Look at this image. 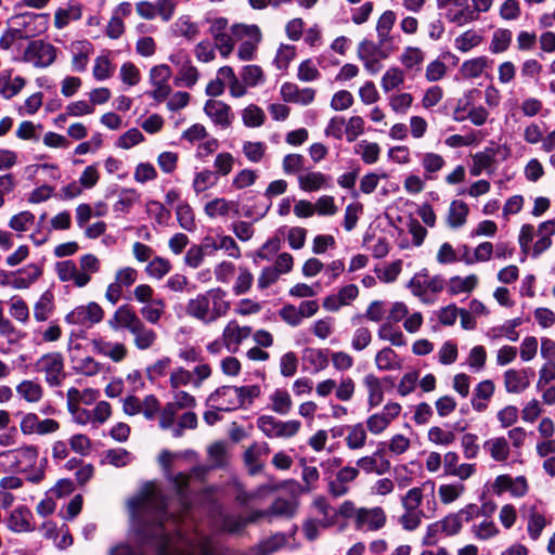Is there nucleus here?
<instances>
[{"label": "nucleus", "instance_id": "69168bd1", "mask_svg": "<svg viewBox=\"0 0 555 555\" xmlns=\"http://www.w3.org/2000/svg\"><path fill=\"white\" fill-rule=\"evenodd\" d=\"M465 490L463 483H446L439 487L438 494L443 504H451L461 498Z\"/></svg>", "mask_w": 555, "mask_h": 555}, {"label": "nucleus", "instance_id": "13d9d810", "mask_svg": "<svg viewBox=\"0 0 555 555\" xmlns=\"http://www.w3.org/2000/svg\"><path fill=\"white\" fill-rule=\"evenodd\" d=\"M139 198L140 194L134 189H122L118 194V199L114 204V210L116 212L127 214Z\"/></svg>", "mask_w": 555, "mask_h": 555}, {"label": "nucleus", "instance_id": "58836bf2", "mask_svg": "<svg viewBox=\"0 0 555 555\" xmlns=\"http://www.w3.org/2000/svg\"><path fill=\"white\" fill-rule=\"evenodd\" d=\"M219 182V177L211 169H203L195 172L192 188L196 195L212 189Z\"/></svg>", "mask_w": 555, "mask_h": 555}, {"label": "nucleus", "instance_id": "6e6552de", "mask_svg": "<svg viewBox=\"0 0 555 555\" xmlns=\"http://www.w3.org/2000/svg\"><path fill=\"white\" fill-rule=\"evenodd\" d=\"M257 427L268 438H291L301 428L297 420L281 421L272 415H261L257 418Z\"/></svg>", "mask_w": 555, "mask_h": 555}, {"label": "nucleus", "instance_id": "2eb2a0df", "mask_svg": "<svg viewBox=\"0 0 555 555\" xmlns=\"http://www.w3.org/2000/svg\"><path fill=\"white\" fill-rule=\"evenodd\" d=\"M444 286V279L440 275L429 276L427 269H423L421 272L416 273L408 284L412 294L421 298L424 302H427V292L437 294L440 293Z\"/></svg>", "mask_w": 555, "mask_h": 555}, {"label": "nucleus", "instance_id": "09e8293b", "mask_svg": "<svg viewBox=\"0 0 555 555\" xmlns=\"http://www.w3.org/2000/svg\"><path fill=\"white\" fill-rule=\"evenodd\" d=\"M470 532L475 539L487 541L496 537L500 533V529L492 519L485 518L478 524H473L470 527Z\"/></svg>", "mask_w": 555, "mask_h": 555}, {"label": "nucleus", "instance_id": "bf43d9fd", "mask_svg": "<svg viewBox=\"0 0 555 555\" xmlns=\"http://www.w3.org/2000/svg\"><path fill=\"white\" fill-rule=\"evenodd\" d=\"M115 66L107 55H99L94 60L93 77L98 81H103L113 76Z\"/></svg>", "mask_w": 555, "mask_h": 555}, {"label": "nucleus", "instance_id": "4468645a", "mask_svg": "<svg viewBox=\"0 0 555 555\" xmlns=\"http://www.w3.org/2000/svg\"><path fill=\"white\" fill-rule=\"evenodd\" d=\"M56 52L57 50L53 44L43 40H34L27 44L23 60L35 67L44 68L54 63Z\"/></svg>", "mask_w": 555, "mask_h": 555}, {"label": "nucleus", "instance_id": "f8f14e48", "mask_svg": "<svg viewBox=\"0 0 555 555\" xmlns=\"http://www.w3.org/2000/svg\"><path fill=\"white\" fill-rule=\"evenodd\" d=\"M392 49H384L372 40H362L357 50L359 60L364 68L371 74L376 75L383 67L380 61L389 56Z\"/></svg>", "mask_w": 555, "mask_h": 555}, {"label": "nucleus", "instance_id": "8fccbe9b", "mask_svg": "<svg viewBox=\"0 0 555 555\" xmlns=\"http://www.w3.org/2000/svg\"><path fill=\"white\" fill-rule=\"evenodd\" d=\"M165 301L163 298H156L152 302L145 304L140 313L145 321L151 324H157L165 313Z\"/></svg>", "mask_w": 555, "mask_h": 555}, {"label": "nucleus", "instance_id": "ea45409f", "mask_svg": "<svg viewBox=\"0 0 555 555\" xmlns=\"http://www.w3.org/2000/svg\"><path fill=\"white\" fill-rule=\"evenodd\" d=\"M25 86V79L21 76L11 78L9 72L0 74V94L5 99L15 96Z\"/></svg>", "mask_w": 555, "mask_h": 555}, {"label": "nucleus", "instance_id": "a211bd4d", "mask_svg": "<svg viewBox=\"0 0 555 555\" xmlns=\"http://www.w3.org/2000/svg\"><path fill=\"white\" fill-rule=\"evenodd\" d=\"M238 396L236 386H221L207 398V403L218 411L238 410Z\"/></svg>", "mask_w": 555, "mask_h": 555}, {"label": "nucleus", "instance_id": "9d476101", "mask_svg": "<svg viewBox=\"0 0 555 555\" xmlns=\"http://www.w3.org/2000/svg\"><path fill=\"white\" fill-rule=\"evenodd\" d=\"M36 370L44 374V380L50 387H59L66 377L64 359L60 352H49L36 362Z\"/></svg>", "mask_w": 555, "mask_h": 555}, {"label": "nucleus", "instance_id": "0e129e2a", "mask_svg": "<svg viewBox=\"0 0 555 555\" xmlns=\"http://www.w3.org/2000/svg\"><path fill=\"white\" fill-rule=\"evenodd\" d=\"M234 164L235 158L231 153L221 152L215 157L212 171H215L219 178L225 177L231 173L234 168Z\"/></svg>", "mask_w": 555, "mask_h": 555}, {"label": "nucleus", "instance_id": "aec40b11", "mask_svg": "<svg viewBox=\"0 0 555 555\" xmlns=\"http://www.w3.org/2000/svg\"><path fill=\"white\" fill-rule=\"evenodd\" d=\"M204 112L216 126L222 129L229 128L234 120L231 106L220 100H207Z\"/></svg>", "mask_w": 555, "mask_h": 555}, {"label": "nucleus", "instance_id": "e2e57ef3", "mask_svg": "<svg viewBox=\"0 0 555 555\" xmlns=\"http://www.w3.org/2000/svg\"><path fill=\"white\" fill-rule=\"evenodd\" d=\"M313 506L317 512L323 516V519L321 520L322 527L326 528L335 524L337 512L328 504L325 498H317L313 501Z\"/></svg>", "mask_w": 555, "mask_h": 555}, {"label": "nucleus", "instance_id": "473e14b6", "mask_svg": "<svg viewBox=\"0 0 555 555\" xmlns=\"http://www.w3.org/2000/svg\"><path fill=\"white\" fill-rule=\"evenodd\" d=\"M494 384L490 379L480 382L474 389L472 406L477 412H483L488 408V402L494 393Z\"/></svg>", "mask_w": 555, "mask_h": 555}, {"label": "nucleus", "instance_id": "7ed1b4c3", "mask_svg": "<svg viewBox=\"0 0 555 555\" xmlns=\"http://www.w3.org/2000/svg\"><path fill=\"white\" fill-rule=\"evenodd\" d=\"M107 323L114 331H129L133 335V344L139 350L151 348L157 339L155 331L147 327L129 305L118 307Z\"/></svg>", "mask_w": 555, "mask_h": 555}, {"label": "nucleus", "instance_id": "20e7f679", "mask_svg": "<svg viewBox=\"0 0 555 555\" xmlns=\"http://www.w3.org/2000/svg\"><path fill=\"white\" fill-rule=\"evenodd\" d=\"M225 297L227 293L223 289L211 288L190 299L186 304V313L205 324L216 322L230 309V302Z\"/></svg>", "mask_w": 555, "mask_h": 555}, {"label": "nucleus", "instance_id": "f03ea898", "mask_svg": "<svg viewBox=\"0 0 555 555\" xmlns=\"http://www.w3.org/2000/svg\"><path fill=\"white\" fill-rule=\"evenodd\" d=\"M400 502L404 512L399 517V524L404 530L413 531L421 525L424 517H431L436 511L435 482L428 480L409 489L401 496Z\"/></svg>", "mask_w": 555, "mask_h": 555}, {"label": "nucleus", "instance_id": "052dcab7", "mask_svg": "<svg viewBox=\"0 0 555 555\" xmlns=\"http://www.w3.org/2000/svg\"><path fill=\"white\" fill-rule=\"evenodd\" d=\"M512 42V31L505 28L496 29L490 42V51L494 54L502 53L508 49Z\"/></svg>", "mask_w": 555, "mask_h": 555}, {"label": "nucleus", "instance_id": "79ce46f5", "mask_svg": "<svg viewBox=\"0 0 555 555\" xmlns=\"http://www.w3.org/2000/svg\"><path fill=\"white\" fill-rule=\"evenodd\" d=\"M235 206L236 204L232 201L224 197H216L206 203L204 206V212L210 219L225 217Z\"/></svg>", "mask_w": 555, "mask_h": 555}, {"label": "nucleus", "instance_id": "c85d7f7f", "mask_svg": "<svg viewBox=\"0 0 555 555\" xmlns=\"http://www.w3.org/2000/svg\"><path fill=\"white\" fill-rule=\"evenodd\" d=\"M555 235V219L541 222L535 229L537 241L532 246V256L539 257L552 246V236Z\"/></svg>", "mask_w": 555, "mask_h": 555}, {"label": "nucleus", "instance_id": "f704fd0d", "mask_svg": "<svg viewBox=\"0 0 555 555\" xmlns=\"http://www.w3.org/2000/svg\"><path fill=\"white\" fill-rule=\"evenodd\" d=\"M483 450L495 462H505L511 454V448L505 437H494L486 440Z\"/></svg>", "mask_w": 555, "mask_h": 555}, {"label": "nucleus", "instance_id": "39448f33", "mask_svg": "<svg viewBox=\"0 0 555 555\" xmlns=\"http://www.w3.org/2000/svg\"><path fill=\"white\" fill-rule=\"evenodd\" d=\"M102 261L93 254H85L79 257V264L73 260L59 261L55 264L57 278L62 282L72 283L78 288L87 286L92 275L101 271Z\"/></svg>", "mask_w": 555, "mask_h": 555}, {"label": "nucleus", "instance_id": "0eeeda50", "mask_svg": "<svg viewBox=\"0 0 555 555\" xmlns=\"http://www.w3.org/2000/svg\"><path fill=\"white\" fill-rule=\"evenodd\" d=\"M295 504L286 499L275 500L268 512H258L254 517L249 519L236 517V516H224L222 520V529L228 532H238L249 521H254L264 515H275L282 517H292L295 514Z\"/></svg>", "mask_w": 555, "mask_h": 555}, {"label": "nucleus", "instance_id": "4be33fe9", "mask_svg": "<svg viewBox=\"0 0 555 555\" xmlns=\"http://www.w3.org/2000/svg\"><path fill=\"white\" fill-rule=\"evenodd\" d=\"M2 455L11 457L13 466L25 472L34 467L38 460V448L36 446H23L17 449L3 452Z\"/></svg>", "mask_w": 555, "mask_h": 555}, {"label": "nucleus", "instance_id": "7c9ffc66", "mask_svg": "<svg viewBox=\"0 0 555 555\" xmlns=\"http://www.w3.org/2000/svg\"><path fill=\"white\" fill-rule=\"evenodd\" d=\"M82 8L77 1H69L66 7L59 8L54 13V27L64 29L72 22L79 21L82 17Z\"/></svg>", "mask_w": 555, "mask_h": 555}, {"label": "nucleus", "instance_id": "774afa93", "mask_svg": "<svg viewBox=\"0 0 555 555\" xmlns=\"http://www.w3.org/2000/svg\"><path fill=\"white\" fill-rule=\"evenodd\" d=\"M35 222V215L28 210L21 211L11 217L9 227L17 232H26Z\"/></svg>", "mask_w": 555, "mask_h": 555}, {"label": "nucleus", "instance_id": "338daca9", "mask_svg": "<svg viewBox=\"0 0 555 555\" xmlns=\"http://www.w3.org/2000/svg\"><path fill=\"white\" fill-rule=\"evenodd\" d=\"M10 315L22 324L29 321V309L26 301L18 296H13L10 301Z\"/></svg>", "mask_w": 555, "mask_h": 555}, {"label": "nucleus", "instance_id": "4d7b16f0", "mask_svg": "<svg viewBox=\"0 0 555 555\" xmlns=\"http://www.w3.org/2000/svg\"><path fill=\"white\" fill-rule=\"evenodd\" d=\"M269 451V446L266 442L254 443L245 451V462L253 473H255L260 467L259 459L261 455L268 454Z\"/></svg>", "mask_w": 555, "mask_h": 555}, {"label": "nucleus", "instance_id": "ddd939ff", "mask_svg": "<svg viewBox=\"0 0 555 555\" xmlns=\"http://www.w3.org/2000/svg\"><path fill=\"white\" fill-rule=\"evenodd\" d=\"M104 319L103 308L95 301L75 307L65 315V321L70 325H78L86 328L102 322Z\"/></svg>", "mask_w": 555, "mask_h": 555}, {"label": "nucleus", "instance_id": "3c124183", "mask_svg": "<svg viewBox=\"0 0 555 555\" xmlns=\"http://www.w3.org/2000/svg\"><path fill=\"white\" fill-rule=\"evenodd\" d=\"M366 430L362 423H358L348 427L346 436V444L350 450H359L365 446Z\"/></svg>", "mask_w": 555, "mask_h": 555}, {"label": "nucleus", "instance_id": "e433bc0d", "mask_svg": "<svg viewBox=\"0 0 555 555\" xmlns=\"http://www.w3.org/2000/svg\"><path fill=\"white\" fill-rule=\"evenodd\" d=\"M375 365L379 371H397L402 367V359L393 349L385 347L376 353Z\"/></svg>", "mask_w": 555, "mask_h": 555}, {"label": "nucleus", "instance_id": "864d4df0", "mask_svg": "<svg viewBox=\"0 0 555 555\" xmlns=\"http://www.w3.org/2000/svg\"><path fill=\"white\" fill-rule=\"evenodd\" d=\"M354 152L361 156L365 164L372 165L378 160L380 147L375 142L362 140L354 146Z\"/></svg>", "mask_w": 555, "mask_h": 555}, {"label": "nucleus", "instance_id": "cd10ccee", "mask_svg": "<svg viewBox=\"0 0 555 555\" xmlns=\"http://www.w3.org/2000/svg\"><path fill=\"white\" fill-rule=\"evenodd\" d=\"M281 96L285 102L308 105L313 102L315 91L312 88L300 89L294 82H285L281 87Z\"/></svg>", "mask_w": 555, "mask_h": 555}, {"label": "nucleus", "instance_id": "de8ad7c7", "mask_svg": "<svg viewBox=\"0 0 555 555\" xmlns=\"http://www.w3.org/2000/svg\"><path fill=\"white\" fill-rule=\"evenodd\" d=\"M54 311L53 295L44 292L34 306V318L38 322L47 321Z\"/></svg>", "mask_w": 555, "mask_h": 555}, {"label": "nucleus", "instance_id": "c9c22d12", "mask_svg": "<svg viewBox=\"0 0 555 555\" xmlns=\"http://www.w3.org/2000/svg\"><path fill=\"white\" fill-rule=\"evenodd\" d=\"M366 391H367V405L370 409H373L379 405L384 401V389L382 385V379L370 373L363 377L362 380Z\"/></svg>", "mask_w": 555, "mask_h": 555}, {"label": "nucleus", "instance_id": "a19ab883", "mask_svg": "<svg viewBox=\"0 0 555 555\" xmlns=\"http://www.w3.org/2000/svg\"><path fill=\"white\" fill-rule=\"evenodd\" d=\"M417 157L424 168L426 179H434V175L440 171L446 164L441 155L433 152L417 153Z\"/></svg>", "mask_w": 555, "mask_h": 555}, {"label": "nucleus", "instance_id": "5fc2aeb1", "mask_svg": "<svg viewBox=\"0 0 555 555\" xmlns=\"http://www.w3.org/2000/svg\"><path fill=\"white\" fill-rule=\"evenodd\" d=\"M489 64L487 56H478L468 61H465L461 66V73L464 77L473 79L478 78L482 75L483 70Z\"/></svg>", "mask_w": 555, "mask_h": 555}, {"label": "nucleus", "instance_id": "423d86ee", "mask_svg": "<svg viewBox=\"0 0 555 555\" xmlns=\"http://www.w3.org/2000/svg\"><path fill=\"white\" fill-rule=\"evenodd\" d=\"M231 30L236 41H240L237 57L242 62L255 59L258 46L262 40V34L257 25L234 24Z\"/></svg>", "mask_w": 555, "mask_h": 555}, {"label": "nucleus", "instance_id": "680f3d73", "mask_svg": "<svg viewBox=\"0 0 555 555\" xmlns=\"http://www.w3.org/2000/svg\"><path fill=\"white\" fill-rule=\"evenodd\" d=\"M179 225L185 231L193 232L196 229L194 212L188 203H181L176 208Z\"/></svg>", "mask_w": 555, "mask_h": 555}, {"label": "nucleus", "instance_id": "c756f323", "mask_svg": "<svg viewBox=\"0 0 555 555\" xmlns=\"http://www.w3.org/2000/svg\"><path fill=\"white\" fill-rule=\"evenodd\" d=\"M305 370L310 373H319L328 365V350L319 348H306L302 353Z\"/></svg>", "mask_w": 555, "mask_h": 555}, {"label": "nucleus", "instance_id": "4c0bfd02", "mask_svg": "<svg viewBox=\"0 0 555 555\" xmlns=\"http://www.w3.org/2000/svg\"><path fill=\"white\" fill-rule=\"evenodd\" d=\"M17 395L28 403H37L43 398V387L36 380L24 379L16 386Z\"/></svg>", "mask_w": 555, "mask_h": 555}, {"label": "nucleus", "instance_id": "603ef678", "mask_svg": "<svg viewBox=\"0 0 555 555\" xmlns=\"http://www.w3.org/2000/svg\"><path fill=\"white\" fill-rule=\"evenodd\" d=\"M378 338L389 341L392 346L402 347L406 345L403 333L395 328L390 322L383 323L377 332Z\"/></svg>", "mask_w": 555, "mask_h": 555}, {"label": "nucleus", "instance_id": "6e6d98bb", "mask_svg": "<svg viewBox=\"0 0 555 555\" xmlns=\"http://www.w3.org/2000/svg\"><path fill=\"white\" fill-rule=\"evenodd\" d=\"M481 42L482 36L478 31L469 29L455 38L454 46L461 52H468Z\"/></svg>", "mask_w": 555, "mask_h": 555}, {"label": "nucleus", "instance_id": "72a5a7b5", "mask_svg": "<svg viewBox=\"0 0 555 555\" xmlns=\"http://www.w3.org/2000/svg\"><path fill=\"white\" fill-rule=\"evenodd\" d=\"M469 214V207L466 203L460 199H454L450 203L448 214H447V224L451 229H460L462 228L466 221Z\"/></svg>", "mask_w": 555, "mask_h": 555}, {"label": "nucleus", "instance_id": "6ab92c4d", "mask_svg": "<svg viewBox=\"0 0 555 555\" xmlns=\"http://www.w3.org/2000/svg\"><path fill=\"white\" fill-rule=\"evenodd\" d=\"M386 514L379 506L361 507L357 514L354 528L360 531H377L386 524Z\"/></svg>", "mask_w": 555, "mask_h": 555}, {"label": "nucleus", "instance_id": "2f4dec72", "mask_svg": "<svg viewBox=\"0 0 555 555\" xmlns=\"http://www.w3.org/2000/svg\"><path fill=\"white\" fill-rule=\"evenodd\" d=\"M31 518L33 514L28 507L18 506L12 511L8 519V527L10 530L17 533L33 531Z\"/></svg>", "mask_w": 555, "mask_h": 555}, {"label": "nucleus", "instance_id": "b1692460", "mask_svg": "<svg viewBox=\"0 0 555 555\" xmlns=\"http://www.w3.org/2000/svg\"><path fill=\"white\" fill-rule=\"evenodd\" d=\"M530 375H533L531 369L515 370L509 369L504 373V386L508 393H521L530 385Z\"/></svg>", "mask_w": 555, "mask_h": 555}, {"label": "nucleus", "instance_id": "bb28decb", "mask_svg": "<svg viewBox=\"0 0 555 555\" xmlns=\"http://www.w3.org/2000/svg\"><path fill=\"white\" fill-rule=\"evenodd\" d=\"M72 53V66L73 70L82 73L87 69L89 59L92 55L94 49L89 40H77L72 42L69 47Z\"/></svg>", "mask_w": 555, "mask_h": 555}, {"label": "nucleus", "instance_id": "37998d69", "mask_svg": "<svg viewBox=\"0 0 555 555\" xmlns=\"http://www.w3.org/2000/svg\"><path fill=\"white\" fill-rule=\"evenodd\" d=\"M478 285V276L469 274L465 278L455 275L449 280L448 292L451 295H459L462 293H470Z\"/></svg>", "mask_w": 555, "mask_h": 555}, {"label": "nucleus", "instance_id": "a878e982", "mask_svg": "<svg viewBox=\"0 0 555 555\" xmlns=\"http://www.w3.org/2000/svg\"><path fill=\"white\" fill-rule=\"evenodd\" d=\"M298 186L304 192H317L330 189L332 186V178L321 171H305L298 175Z\"/></svg>", "mask_w": 555, "mask_h": 555}, {"label": "nucleus", "instance_id": "5701e85b", "mask_svg": "<svg viewBox=\"0 0 555 555\" xmlns=\"http://www.w3.org/2000/svg\"><path fill=\"white\" fill-rule=\"evenodd\" d=\"M359 474L360 472L357 467L345 466L340 468L335 478L328 482V492L335 498L347 494L350 490L349 483L354 481Z\"/></svg>", "mask_w": 555, "mask_h": 555}, {"label": "nucleus", "instance_id": "f257e3e1", "mask_svg": "<svg viewBox=\"0 0 555 555\" xmlns=\"http://www.w3.org/2000/svg\"><path fill=\"white\" fill-rule=\"evenodd\" d=\"M189 480V475L184 473L172 477L182 505L181 514L168 511L169 504L163 489L153 482L145 485L140 495L129 501L138 535L144 542L155 544L157 555H216L211 538L198 534L185 537L178 526L188 511L184 490Z\"/></svg>", "mask_w": 555, "mask_h": 555}, {"label": "nucleus", "instance_id": "393cba45", "mask_svg": "<svg viewBox=\"0 0 555 555\" xmlns=\"http://www.w3.org/2000/svg\"><path fill=\"white\" fill-rule=\"evenodd\" d=\"M91 346L95 353L107 357L113 362H120L127 356V348L122 343H112L103 337L92 338Z\"/></svg>", "mask_w": 555, "mask_h": 555}, {"label": "nucleus", "instance_id": "a18cd8bd", "mask_svg": "<svg viewBox=\"0 0 555 555\" xmlns=\"http://www.w3.org/2000/svg\"><path fill=\"white\" fill-rule=\"evenodd\" d=\"M171 268L172 264L170 260L160 256H155L147 262L144 272L151 279L162 280L171 271Z\"/></svg>", "mask_w": 555, "mask_h": 555}, {"label": "nucleus", "instance_id": "49530a36", "mask_svg": "<svg viewBox=\"0 0 555 555\" xmlns=\"http://www.w3.org/2000/svg\"><path fill=\"white\" fill-rule=\"evenodd\" d=\"M199 76L198 69L191 62L178 68L173 82L177 87L193 88L197 83Z\"/></svg>", "mask_w": 555, "mask_h": 555}, {"label": "nucleus", "instance_id": "f3484780", "mask_svg": "<svg viewBox=\"0 0 555 555\" xmlns=\"http://www.w3.org/2000/svg\"><path fill=\"white\" fill-rule=\"evenodd\" d=\"M391 463L386 456L385 444L380 443L371 455L362 456L357 461V468L366 474L385 475L390 470Z\"/></svg>", "mask_w": 555, "mask_h": 555}, {"label": "nucleus", "instance_id": "dca6fc26", "mask_svg": "<svg viewBox=\"0 0 555 555\" xmlns=\"http://www.w3.org/2000/svg\"><path fill=\"white\" fill-rule=\"evenodd\" d=\"M80 344L68 346V357L72 364V369L77 374H81L85 376H95L104 370V364L100 363L91 356H80Z\"/></svg>", "mask_w": 555, "mask_h": 555}, {"label": "nucleus", "instance_id": "1a4fd4ad", "mask_svg": "<svg viewBox=\"0 0 555 555\" xmlns=\"http://www.w3.org/2000/svg\"><path fill=\"white\" fill-rule=\"evenodd\" d=\"M15 30H18L20 38L36 37L48 29L49 14L25 12L15 14L12 17Z\"/></svg>", "mask_w": 555, "mask_h": 555}, {"label": "nucleus", "instance_id": "9b49d317", "mask_svg": "<svg viewBox=\"0 0 555 555\" xmlns=\"http://www.w3.org/2000/svg\"><path fill=\"white\" fill-rule=\"evenodd\" d=\"M521 517L527 521V532L532 541L539 540L544 528L550 524L546 512L539 502H526L520 507Z\"/></svg>", "mask_w": 555, "mask_h": 555}, {"label": "nucleus", "instance_id": "c03bdc74", "mask_svg": "<svg viewBox=\"0 0 555 555\" xmlns=\"http://www.w3.org/2000/svg\"><path fill=\"white\" fill-rule=\"evenodd\" d=\"M271 410L280 415H287L292 408L293 401L287 390L278 388L270 395Z\"/></svg>", "mask_w": 555, "mask_h": 555}, {"label": "nucleus", "instance_id": "412c9836", "mask_svg": "<svg viewBox=\"0 0 555 555\" xmlns=\"http://www.w3.org/2000/svg\"><path fill=\"white\" fill-rule=\"evenodd\" d=\"M251 334L249 326H241L236 321H230L222 332V340L231 353L238 351L240 345Z\"/></svg>", "mask_w": 555, "mask_h": 555}]
</instances>
